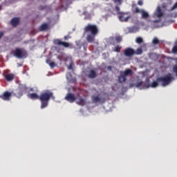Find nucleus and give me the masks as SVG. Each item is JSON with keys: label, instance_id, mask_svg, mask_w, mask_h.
Returning a JSON list of instances; mask_svg holds the SVG:
<instances>
[{"label": "nucleus", "instance_id": "nucleus-29", "mask_svg": "<svg viewBox=\"0 0 177 177\" xmlns=\"http://www.w3.org/2000/svg\"><path fill=\"white\" fill-rule=\"evenodd\" d=\"M120 50H121V46H117L115 47L114 52L119 53V52H120Z\"/></svg>", "mask_w": 177, "mask_h": 177}, {"label": "nucleus", "instance_id": "nucleus-31", "mask_svg": "<svg viewBox=\"0 0 177 177\" xmlns=\"http://www.w3.org/2000/svg\"><path fill=\"white\" fill-rule=\"evenodd\" d=\"M73 66H74L73 63H71L68 66V70H74V68H73Z\"/></svg>", "mask_w": 177, "mask_h": 177}, {"label": "nucleus", "instance_id": "nucleus-25", "mask_svg": "<svg viewBox=\"0 0 177 177\" xmlns=\"http://www.w3.org/2000/svg\"><path fill=\"white\" fill-rule=\"evenodd\" d=\"M159 43H160V40H158V39L157 37H154L153 41H152V44L153 45H157Z\"/></svg>", "mask_w": 177, "mask_h": 177}, {"label": "nucleus", "instance_id": "nucleus-44", "mask_svg": "<svg viewBox=\"0 0 177 177\" xmlns=\"http://www.w3.org/2000/svg\"><path fill=\"white\" fill-rule=\"evenodd\" d=\"M111 6H113V4H111Z\"/></svg>", "mask_w": 177, "mask_h": 177}, {"label": "nucleus", "instance_id": "nucleus-37", "mask_svg": "<svg viewBox=\"0 0 177 177\" xmlns=\"http://www.w3.org/2000/svg\"><path fill=\"white\" fill-rule=\"evenodd\" d=\"M68 77H71V73H67L66 78H68Z\"/></svg>", "mask_w": 177, "mask_h": 177}, {"label": "nucleus", "instance_id": "nucleus-36", "mask_svg": "<svg viewBox=\"0 0 177 177\" xmlns=\"http://www.w3.org/2000/svg\"><path fill=\"white\" fill-rule=\"evenodd\" d=\"M107 68H108V70H109V71H111V70L113 69V67H111V66H109L107 67Z\"/></svg>", "mask_w": 177, "mask_h": 177}, {"label": "nucleus", "instance_id": "nucleus-14", "mask_svg": "<svg viewBox=\"0 0 177 177\" xmlns=\"http://www.w3.org/2000/svg\"><path fill=\"white\" fill-rule=\"evenodd\" d=\"M12 95L20 99L23 96V93L19 89L17 88L14 92H12Z\"/></svg>", "mask_w": 177, "mask_h": 177}, {"label": "nucleus", "instance_id": "nucleus-11", "mask_svg": "<svg viewBox=\"0 0 177 177\" xmlns=\"http://www.w3.org/2000/svg\"><path fill=\"white\" fill-rule=\"evenodd\" d=\"M136 51L133 48H127L124 50V56L127 57H131V56H133L135 55Z\"/></svg>", "mask_w": 177, "mask_h": 177}, {"label": "nucleus", "instance_id": "nucleus-43", "mask_svg": "<svg viewBox=\"0 0 177 177\" xmlns=\"http://www.w3.org/2000/svg\"><path fill=\"white\" fill-rule=\"evenodd\" d=\"M1 9H2V6H0V10H1Z\"/></svg>", "mask_w": 177, "mask_h": 177}, {"label": "nucleus", "instance_id": "nucleus-22", "mask_svg": "<svg viewBox=\"0 0 177 177\" xmlns=\"http://www.w3.org/2000/svg\"><path fill=\"white\" fill-rule=\"evenodd\" d=\"M46 63H47V64H49V66H50V67H51V68H53L55 67V62H52L50 60V59H46Z\"/></svg>", "mask_w": 177, "mask_h": 177}, {"label": "nucleus", "instance_id": "nucleus-5", "mask_svg": "<svg viewBox=\"0 0 177 177\" xmlns=\"http://www.w3.org/2000/svg\"><path fill=\"white\" fill-rule=\"evenodd\" d=\"M133 75V71L130 68L126 69L124 71L120 72V75L118 76V81L120 84L127 81V77H132Z\"/></svg>", "mask_w": 177, "mask_h": 177}, {"label": "nucleus", "instance_id": "nucleus-19", "mask_svg": "<svg viewBox=\"0 0 177 177\" xmlns=\"http://www.w3.org/2000/svg\"><path fill=\"white\" fill-rule=\"evenodd\" d=\"M147 83H143V82H138L135 84L136 88H140V89H147V88H144V85Z\"/></svg>", "mask_w": 177, "mask_h": 177}, {"label": "nucleus", "instance_id": "nucleus-24", "mask_svg": "<svg viewBox=\"0 0 177 177\" xmlns=\"http://www.w3.org/2000/svg\"><path fill=\"white\" fill-rule=\"evenodd\" d=\"M156 16H157V17H162V12L161 11V8H158V9L156 10Z\"/></svg>", "mask_w": 177, "mask_h": 177}, {"label": "nucleus", "instance_id": "nucleus-35", "mask_svg": "<svg viewBox=\"0 0 177 177\" xmlns=\"http://www.w3.org/2000/svg\"><path fill=\"white\" fill-rule=\"evenodd\" d=\"M115 10H117L118 12H120V7L118 6H115Z\"/></svg>", "mask_w": 177, "mask_h": 177}, {"label": "nucleus", "instance_id": "nucleus-33", "mask_svg": "<svg viewBox=\"0 0 177 177\" xmlns=\"http://www.w3.org/2000/svg\"><path fill=\"white\" fill-rule=\"evenodd\" d=\"M177 8V2L171 7V10H174Z\"/></svg>", "mask_w": 177, "mask_h": 177}, {"label": "nucleus", "instance_id": "nucleus-16", "mask_svg": "<svg viewBox=\"0 0 177 177\" xmlns=\"http://www.w3.org/2000/svg\"><path fill=\"white\" fill-rule=\"evenodd\" d=\"M17 89H19L22 93H24V92H27V86L25 84H19Z\"/></svg>", "mask_w": 177, "mask_h": 177}, {"label": "nucleus", "instance_id": "nucleus-13", "mask_svg": "<svg viewBox=\"0 0 177 177\" xmlns=\"http://www.w3.org/2000/svg\"><path fill=\"white\" fill-rule=\"evenodd\" d=\"M87 77L88 78H91V80H93V78H96V77H97V73H96V71L91 69L89 71Z\"/></svg>", "mask_w": 177, "mask_h": 177}, {"label": "nucleus", "instance_id": "nucleus-26", "mask_svg": "<svg viewBox=\"0 0 177 177\" xmlns=\"http://www.w3.org/2000/svg\"><path fill=\"white\" fill-rule=\"evenodd\" d=\"M115 41L118 44H120V42H121V41H122V37L121 36H116Z\"/></svg>", "mask_w": 177, "mask_h": 177}, {"label": "nucleus", "instance_id": "nucleus-39", "mask_svg": "<svg viewBox=\"0 0 177 177\" xmlns=\"http://www.w3.org/2000/svg\"><path fill=\"white\" fill-rule=\"evenodd\" d=\"M129 86H130V88H133V86H135V84H130Z\"/></svg>", "mask_w": 177, "mask_h": 177}, {"label": "nucleus", "instance_id": "nucleus-42", "mask_svg": "<svg viewBox=\"0 0 177 177\" xmlns=\"http://www.w3.org/2000/svg\"><path fill=\"white\" fill-rule=\"evenodd\" d=\"M40 9H41V10H44V7H41Z\"/></svg>", "mask_w": 177, "mask_h": 177}, {"label": "nucleus", "instance_id": "nucleus-3", "mask_svg": "<svg viewBox=\"0 0 177 177\" xmlns=\"http://www.w3.org/2000/svg\"><path fill=\"white\" fill-rule=\"evenodd\" d=\"M172 80H174V77H172V75L171 73H169L165 77H157L158 82H159V84H161L162 86H167L169 85L172 82Z\"/></svg>", "mask_w": 177, "mask_h": 177}, {"label": "nucleus", "instance_id": "nucleus-10", "mask_svg": "<svg viewBox=\"0 0 177 177\" xmlns=\"http://www.w3.org/2000/svg\"><path fill=\"white\" fill-rule=\"evenodd\" d=\"M158 84H160V82H158L156 78V81L152 82L151 84H150V83L147 82V84H145L144 85L143 88H147V89L150 87L151 88H157V86H158Z\"/></svg>", "mask_w": 177, "mask_h": 177}, {"label": "nucleus", "instance_id": "nucleus-27", "mask_svg": "<svg viewBox=\"0 0 177 177\" xmlns=\"http://www.w3.org/2000/svg\"><path fill=\"white\" fill-rule=\"evenodd\" d=\"M136 42L137 44H142V42H143V39H142V37H137L136 39Z\"/></svg>", "mask_w": 177, "mask_h": 177}, {"label": "nucleus", "instance_id": "nucleus-18", "mask_svg": "<svg viewBox=\"0 0 177 177\" xmlns=\"http://www.w3.org/2000/svg\"><path fill=\"white\" fill-rule=\"evenodd\" d=\"M19 19L17 17H15L11 20V25H12L13 27H16V26L19 25Z\"/></svg>", "mask_w": 177, "mask_h": 177}, {"label": "nucleus", "instance_id": "nucleus-20", "mask_svg": "<svg viewBox=\"0 0 177 177\" xmlns=\"http://www.w3.org/2000/svg\"><path fill=\"white\" fill-rule=\"evenodd\" d=\"M49 26L48 25V24H43L40 26L39 30L40 31H45L46 30H48Z\"/></svg>", "mask_w": 177, "mask_h": 177}, {"label": "nucleus", "instance_id": "nucleus-38", "mask_svg": "<svg viewBox=\"0 0 177 177\" xmlns=\"http://www.w3.org/2000/svg\"><path fill=\"white\" fill-rule=\"evenodd\" d=\"M3 37V32H0V39Z\"/></svg>", "mask_w": 177, "mask_h": 177}, {"label": "nucleus", "instance_id": "nucleus-4", "mask_svg": "<svg viewBox=\"0 0 177 177\" xmlns=\"http://www.w3.org/2000/svg\"><path fill=\"white\" fill-rule=\"evenodd\" d=\"M12 55L15 57H17V59H26V57H28L27 50L19 48H16L15 50L12 51Z\"/></svg>", "mask_w": 177, "mask_h": 177}, {"label": "nucleus", "instance_id": "nucleus-21", "mask_svg": "<svg viewBox=\"0 0 177 177\" xmlns=\"http://www.w3.org/2000/svg\"><path fill=\"white\" fill-rule=\"evenodd\" d=\"M86 104V102L84 98H80V100L77 102V104H79V106H85Z\"/></svg>", "mask_w": 177, "mask_h": 177}, {"label": "nucleus", "instance_id": "nucleus-8", "mask_svg": "<svg viewBox=\"0 0 177 177\" xmlns=\"http://www.w3.org/2000/svg\"><path fill=\"white\" fill-rule=\"evenodd\" d=\"M65 100H67V102H69V103H74V102L77 100V97L74 93H68L65 97Z\"/></svg>", "mask_w": 177, "mask_h": 177}, {"label": "nucleus", "instance_id": "nucleus-7", "mask_svg": "<svg viewBox=\"0 0 177 177\" xmlns=\"http://www.w3.org/2000/svg\"><path fill=\"white\" fill-rule=\"evenodd\" d=\"M12 93L9 91H5L2 95H0V99L6 102H9L12 97Z\"/></svg>", "mask_w": 177, "mask_h": 177}, {"label": "nucleus", "instance_id": "nucleus-32", "mask_svg": "<svg viewBox=\"0 0 177 177\" xmlns=\"http://www.w3.org/2000/svg\"><path fill=\"white\" fill-rule=\"evenodd\" d=\"M115 3H118L119 5H121L122 3V0H113Z\"/></svg>", "mask_w": 177, "mask_h": 177}, {"label": "nucleus", "instance_id": "nucleus-2", "mask_svg": "<svg viewBox=\"0 0 177 177\" xmlns=\"http://www.w3.org/2000/svg\"><path fill=\"white\" fill-rule=\"evenodd\" d=\"M84 34L90 33L86 36L87 42L92 43L95 42V37L99 33V29L97 26L93 24H88L84 27Z\"/></svg>", "mask_w": 177, "mask_h": 177}, {"label": "nucleus", "instance_id": "nucleus-23", "mask_svg": "<svg viewBox=\"0 0 177 177\" xmlns=\"http://www.w3.org/2000/svg\"><path fill=\"white\" fill-rule=\"evenodd\" d=\"M139 31V28L138 26H133L129 29L130 32H138Z\"/></svg>", "mask_w": 177, "mask_h": 177}, {"label": "nucleus", "instance_id": "nucleus-28", "mask_svg": "<svg viewBox=\"0 0 177 177\" xmlns=\"http://www.w3.org/2000/svg\"><path fill=\"white\" fill-rule=\"evenodd\" d=\"M143 52V50L142 48H138L137 50L136 51L135 55H142Z\"/></svg>", "mask_w": 177, "mask_h": 177}, {"label": "nucleus", "instance_id": "nucleus-45", "mask_svg": "<svg viewBox=\"0 0 177 177\" xmlns=\"http://www.w3.org/2000/svg\"><path fill=\"white\" fill-rule=\"evenodd\" d=\"M0 73H1V71H0Z\"/></svg>", "mask_w": 177, "mask_h": 177}, {"label": "nucleus", "instance_id": "nucleus-1", "mask_svg": "<svg viewBox=\"0 0 177 177\" xmlns=\"http://www.w3.org/2000/svg\"><path fill=\"white\" fill-rule=\"evenodd\" d=\"M28 97L32 99V100H37L39 99L41 102V109H46V107L49 104V101L51 97H53V93L50 91H46L41 93L40 95H38L37 93H32L28 94Z\"/></svg>", "mask_w": 177, "mask_h": 177}, {"label": "nucleus", "instance_id": "nucleus-40", "mask_svg": "<svg viewBox=\"0 0 177 177\" xmlns=\"http://www.w3.org/2000/svg\"><path fill=\"white\" fill-rule=\"evenodd\" d=\"M158 21H158V20H155V21H153V23H158Z\"/></svg>", "mask_w": 177, "mask_h": 177}, {"label": "nucleus", "instance_id": "nucleus-17", "mask_svg": "<svg viewBox=\"0 0 177 177\" xmlns=\"http://www.w3.org/2000/svg\"><path fill=\"white\" fill-rule=\"evenodd\" d=\"M118 18H119V20H120V21H128L129 17H125L124 13H120Z\"/></svg>", "mask_w": 177, "mask_h": 177}, {"label": "nucleus", "instance_id": "nucleus-15", "mask_svg": "<svg viewBox=\"0 0 177 177\" xmlns=\"http://www.w3.org/2000/svg\"><path fill=\"white\" fill-rule=\"evenodd\" d=\"M104 103V102H106L105 100H102V98H100L99 96H93L92 97V102L93 103H100V102H102Z\"/></svg>", "mask_w": 177, "mask_h": 177}, {"label": "nucleus", "instance_id": "nucleus-34", "mask_svg": "<svg viewBox=\"0 0 177 177\" xmlns=\"http://www.w3.org/2000/svg\"><path fill=\"white\" fill-rule=\"evenodd\" d=\"M138 5H139V6H142L143 5V1H142L141 0H139L138 1Z\"/></svg>", "mask_w": 177, "mask_h": 177}, {"label": "nucleus", "instance_id": "nucleus-6", "mask_svg": "<svg viewBox=\"0 0 177 177\" xmlns=\"http://www.w3.org/2000/svg\"><path fill=\"white\" fill-rule=\"evenodd\" d=\"M133 13H140L142 19H149V12H146L143 9H139V8L136 7L132 10Z\"/></svg>", "mask_w": 177, "mask_h": 177}, {"label": "nucleus", "instance_id": "nucleus-9", "mask_svg": "<svg viewBox=\"0 0 177 177\" xmlns=\"http://www.w3.org/2000/svg\"><path fill=\"white\" fill-rule=\"evenodd\" d=\"M55 45H58V46H62L64 48H68L70 46V44L66 41H62V40L57 39L54 40Z\"/></svg>", "mask_w": 177, "mask_h": 177}, {"label": "nucleus", "instance_id": "nucleus-41", "mask_svg": "<svg viewBox=\"0 0 177 177\" xmlns=\"http://www.w3.org/2000/svg\"><path fill=\"white\" fill-rule=\"evenodd\" d=\"M64 39H65V40L67 39V36H64Z\"/></svg>", "mask_w": 177, "mask_h": 177}, {"label": "nucleus", "instance_id": "nucleus-12", "mask_svg": "<svg viewBox=\"0 0 177 177\" xmlns=\"http://www.w3.org/2000/svg\"><path fill=\"white\" fill-rule=\"evenodd\" d=\"M4 78L5 80H6V81L10 82L11 81H13L15 80V74L8 73L7 75H4Z\"/></svg>", "mask_w": 177, "mask_h": 177}, {"label": "nucleus", "instance_id": "nucleus-30", "mask_svg": "<svg viewBox=\"0 0 177 177\" xmlns=\"http://www.w3.org/2000/svg\"><path fill=\"white\" fill-rule=\"evenodd\" d=\"M172 53L176 54L177 53V45H175L172 50H171Z\"/></svg>", "mask_w": 177, "mask_h": 177}]
</instances>
